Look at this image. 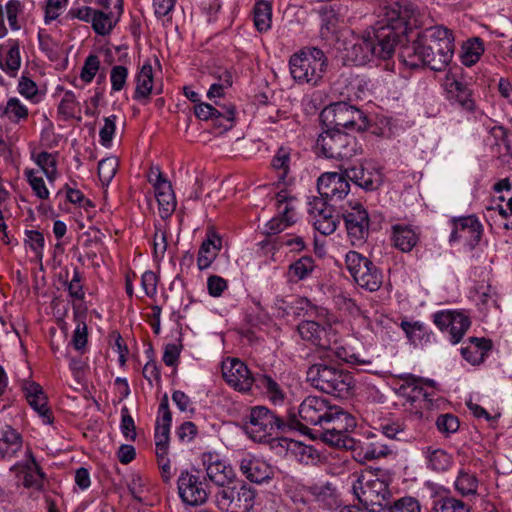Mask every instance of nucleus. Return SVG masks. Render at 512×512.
I'll list each match as a JSON object with an SVG mask.
<instances>
[{"mask_svg": "<svg viewBox=\"0 0 512 512\" xmlns=\"http://www.w3.org/2000/svg\"><path fill=\"white\" fill-rule=\"evenodd\" d=\"M380 17L371 31L348 44L345 48L347 61L364 65L375 57L388 59L407 33L419 26L414 5L406 1L384 5Z\"/></svg>", "mask_w": 512, "mask_h": 512, "instance_id": "obj_1", "label": "nucleus"}, {"mask_svg": "<svg viewBox=\"0 0 512 512\" xmlns=\"http://www.w3.org/2000/svg\"><path fill=\"white\" fill-rule=\"evenodd\" d=\"M299 418L289 419V428L302 430L308 425L320 426V439L329 445H347L350 440H343L344 432H351L356 427L355 418L319 396L306 397L298 408Z\"/></svg>", "mask_w": 512, "mask_h": 512, "instance_id": "obj_2", "label": "nucleus"}, {"mask_svg": "<svg viewBox=\"0 0 512 512\" xmlns=\"http://www.w3.org/2000/svg\"><path fill=\"white\" fill-rule=\"evenodd\" d=\"M454 36L443 26H433L417 33L416 39L400 47L399 57L409 68L427 66L442 71L452 60Z\"/></svg>", "mask_w": 512, "mask_h": 512, "instance_id": "obj_3", "label": "nucleus"}, {"mask_svg": "<svg viewBox=\"0 0 512 512\" xmlns=\"http://www.w3.org/2000/svg\"><path fill=\"white\" fill-rule=\"evenodd\" d=\"M403 383L397 388L399 396L405 398L403 404L418 419H429V412L437 409L443 399L437 394L434 381L415 377L412 374L401 375Z\"/></svg>", "mask_w": 512, "mask_h": 512, "instance_id": "obj_4", "label": "nucleus"}, {"mask_svg": "<svg viewBox=\"0 0 512 512\" xmlns=\"http://www.w3.org/2000/svg\"><path fill=\"white\" fill-rule=\"evenodd\" d=\"M298 308L305 310L311 320H304L297 326L300 337L320 349L329 347L337 331L333 327L332 315L326 308L316 306L307 298L297 300Z\"/></svg>", "mask_w": 512, "mask_h": 512, "instance_id": "obj_5", "label": "nucleus"}, {"mask_svg": "<svg viewBox=\"0 0 512 512\" xmlns=\"http://www.w3.org/2000/svg\"><path fill=\"white\" fill-rule=\"evenodd\" d=\"M306 376L313 387L335 397L346 398L353 388V377L349 373L325 363L311 365Z\"/></svg>", "mask_w": 512, "mask_h": 512, "instance_id": "obj_6", "label": "nucleus"}, {"mask_svg": "<svg viewBox=\"0 0 512 512\" xmlns=\"http://www.w3.org/2000/svg\"><path fill=\"white\" fill-rule=\"evenodd\" d=\"M352 492L369 512H382L392 497L388 483L372 473L359 475L352 484Z\"/></svg>", "mask_w": 512, "mask_h": 512, "instance_id": "obj_7", "label": "nucleus"}, {"mask_svg": "<svg viewBox=\"0 0 512 512\" xmlns=\"http://www.w3.org/2000/svg\"><path fill=\"white\" fill-rule=\"evenodd\" d=\"M289 67L296 82L317 85L326 70L327 58L322 50L307 48L291 56Z\"/></svg>", "mask_w": 512, "mask_h": 512, "instance_id": "obj_8", "label": "nucleus"}, {"mask_svg": "<svg viewBox=\"0 0 512 512\" xmlns=\"http://www.w3.org/2000/svg\"><path fill=\"white\" fill-rule=\"evenodd\" d=\"M316 153L328 159L350 160L361 153L356 138L339 129L327 128L317 138Z\"/></svg>", "mask_w": 512, "mask_h": 512, "instance_id": "obj_9", "label": "nucleus"}, {"mask_svg": "<svg viewBox=\"0 0 512 512\" xmlns=\"http://www.w3.org/2000/svg\"><path fill=\"white\" fill-rule=\"evenodd\" d=\"M321 121L327 128L363 132L370 123L366 114L345 101L331 103L320 114Z\"/></svg>", "mask_w": 512, "mask_h": 512, "instance_id": "obj_10", "label": "nucleus"}, {"mask_svg": "<svg viewBox=\"0 0 512 512\" xmlns=\"http://www.w3.org/2000/svg\"><path fill=\"white\" fill-rule=\"evenodd\" d=\"M289 428V421L285 422L274 412L264 406H256L251 409L249 421L244 429L247 435L255 442H267L278 432H284Z\"/></svg>", "mask_w": 512, "mask_h": 512, "instance_id": "obj_11", "label": "nucleus"}, {"mask_svg": "<svg viewBox=\"0 0 512 512\" xmlns=\"http://www.w3.org/2000/svg\"><path fill=\"white\" fill-rule=\"evenodd\" d=\"M345 266L361 288L370 292L380 289L383 283V274L366 256L357 251H349L345 255Z\"/></svg>", "mask_w": 512, "mask_h": 512, "instance_id": "obj_12", "label": "nucleus"}, {"mask_svg": "<svg viewBox=\"0 0 512 512\" xmlns=\"http://www.w3.org/2000/svg\"><path fill=\"white\" fill-rule=\"evenodd\" d=\"M215 504L222 512H250L255 502V491L247 484L226 486L215 494Z\"/></svg>", "mask_w": 512, "mask_h": 512, "instance_id": "obj_13", "label": "nucleus"}, {"mask_svg": "<svg viewBox=\"0 0 512 512\" xmlns=\"http://www.w3.org/2000/svg\"><path fill=\"white\" fill-rule=\"evenodd\" d=\"M177 490L185 505L200 506L208 500L209 492L198 471L182 470L177 479Z\"/></svg>", "mask_w": 512, "mask_h": 512, "instance_id": "obj_14", "label": "nucleus"}, {"mask_svg": "<svg viewBox=\"0 0 512 512\" xmlns=\"http://www.w3.org/2000/svg\"><path fill=\"white\" fill-rule=\"evenodd\" d=\"M348 238L352 245L363 244L369 236L370 217L361 203H350L343 213Z\"/></svg>", "mask_w": 512, "mask_h": 512, "instance_id": "obj_15", "label": "nucleus"}, {"mask_svg": "<svg viewBox=\"0 0 512 512\" xmlns=\"http://www.w3.org/2000/svg\"><path fill=\"white\" fill-rule=\"evenodd\" d=\"M308 213L314 228L325 236L334 233L340 222L339 215L333 207L316 196L308 202Z\"/></svg>", "mask_w": 512, "mask_h": 512, "instance_id": "obj_16", "label": "nucleus"}, {"mask_svg": "<svg viewBox=\"0 0 512 512\" xmlns=\"http://www.w3.org/2000/svg\"><path fill=\"white\" fill-rule=\"evenodd\" d=\"M149 182L152 183L154 187L160 217L162 219L169 218L175 211L177 205L171 183L158 168L150 171Z\"/></svg>", "mask_w": 512, "mask_h": 512, "instance_id": "obj_17", "label": "nucleus"}, {"mask_svg": "<svg viewBox=\"0 0 512 512\" xmlns=\"http://www.w3.org/2000/svg\"><path fill=\"white\" fill-rule=\"evenodd\" d=\"M350 432H344L342 439L345 441L350 440L347 445H334L335 447L345 448L352 450L354 458L361 463L366 461L385 457L391 453L388 445L382 442L381 439L374 438L365 442L356 441L350 435Z\"/></svg>", "mask_w": 512, "mask_h": 512, "instance_id": "obj_18", "label": "nucleus"}, {"mask_svg": "<svg viewBox=\"0 0 512 512\" xmlns=\"http://www.w3.org/2000/svg\"><path fill=\"white\" fill-rule=\"evenodd\" d=\"M435 325L442 331L449 333L452 344L459 343L470 327V320L463 312L439 311L433 316Z\"/></svg>", "mask_w": 512, "mask_h": 512, "instance_id": "obj_19", "label": "nucleus"}, {"mask_svg": "<svg viewBox=\"0 0 512 512\" xmlns=\"http://www.w3.org/2000/svg\"><path fill=\"white\" fill-rule=\"evenodd\" d=\"M317 189L320 198L326 202L339 201L347 196L350 190L349 179L346 176V169L343 173L326 172L317 181Z\"/></svg>", "mask_w": 512, "mask_h": 512, "instance_id": "obj_20", "label": "nucleus"}, {"mask_svg": "<svg viewBox=\"0 0 512 512\" xmlns=\"http://www.w3.org/2000/svg\"><path fill=\"white\" fill-rule=\"evenodd\" d=\"M483 233V226L474 215L453 219V230L450 235V242L461 241L469 248H475L480 242Z\"/></svg>", "mask_w": 512, "mask_h": 512, "instance_id": "obj_21", "label": "nucleus"}, {"mask_svg": "<svg viewBox=\"0 0 512 512\" xmlns=\"http://www.w3.org/2000/svg\"><path fill=\"white\" fill-rule=\"evenodd\" d=\"M222 372L227 384L240 392H249L256 383V376H253L247 365L237 358L224 362Z\"/></svg>", "mask_w": 512, "mask_h": 512, "instance_id": "obj_22", "label": "nucleus"}, {"mask_svg": "<svg viewBox=\"0 0 512 512\" xmlns=\"http://www.w3.org/2000/svg\"><path fill=\"white\" fill-rule=\"evenodd\" d=\"M10 470L16 476L22 477V483L25 488L42 490L46 475L36 462L30 449L26 451L25 458L15 463Z\"/></svg>", "mask_w": 512, "mask_h": 512, "instance_id": "obj_23", "label": "nucleus"}, {"mask_svg": "<svg viewBox=\"0 0 512 512\" xmlns=\"http://www.w3.org/2000/svg\"><path fill=\"white\" fill-rule=\"evenodd\" d=\"M216 105L218 107L208 103H198L194 107V114L202 121L211 120L215 126L223 130L232 128L235 118L234 106L219 105L217 102Z\"/></svg>", "mask_w": 512, "mask_h": 512, "instance_id": "obj_24", "label": "nucleus"}, {"mask_svg": "<svg viewBox=\"0 0 512 512\" xmlns=\"http://www.w3.org/2000/svg\"><path fill=\"white\" fill-rule=\"evenodd\" d=\"M346 176L349 181L364 189L365 191H375L383 183V174L381 170L372 163L360 164L346 169Z\"/></svg>", "mask_w": 512, "mask_h": 512, "instance_id": "obj_25", "label": "nucleus"}, {"mask_svg": "<svg viewBox=\"0 0 512 512\" xmlns=\"http://www.w3.org/2000/svg\"><path fill=\"white\" fill-rule=\"evenodd\" d=\"M203 465L208 479L222 488L230 484L235 478L234 469L219 455L207 453L203 455Z\"/></svg>", "mask_w": 512, "mask_h": 512, "instance_id": "obj_26", "label": "nucleus"}, {"mask_svg": "<svg viewBox=\"0 0 512 512\" xmlns=\"http://www.w3.org/2000/svg\"><path fill=\"white\" fill-rule=\"evenodd\" d=\"M239 469L247 480L258 484L273 476V469L265 460L249 453L239 460Z\"/></svg>", "mask_w": 512, "mask_h": 512, "instance_id": "obj_27", "label": "nucleus"}, {"mask_svg": "<svg viewBox=\"0 0 512 512\" xmlns=\"http://www.w3.org/2000/svg\"><path fill=\"white\" fill-rule=\"evenodd\" d=\"M22 390L29 405L37 412L42 422L44 424H52L54 418L51 410L47 406V397L42 387L34 381H24Z\"/></svg>", "mask_w": 512, "mask_h": 512, "instance_id": "obj_28", "label": "nucleus"}, {"mask_svg": "<svg viewBox=\"0 0 512 512\" xmlns=\"http://www.w3.org/2000/svg\"><path fill=\"white\" fill-rule=\"evenodd\" d=\"M390 239L394 248L408 253L419 242L420 230L409 224H394L391 226Z\"/></svg>", "mask_w": 512, "mask_h": 512, "instance_id": "obj_29", "label": "nucleus"}, {"mask_svg": "<svg viewBox=\"0 0 512 512\" xmlns=\"http://www.w3.org/2000/svg\"><path fill=\"white\" fill-rule=\"evenodd\" d=\"M303 491L309 500L318 503L325 509H331L338 505L336 489L330 482L312 483L304 486Z\"/></svg>", "mask_w": 512, "mask_h": 512, "instance_id": "obj_30", "label": "nucleus"}, {"mask_svg": "<svg viewBox=\"0 0 512 512\" xmlns=\"http://www.w3.org/2000/svg\"><path fill=\"white\" fill-rule=\"evenodd\" d=\"M22 446V435L11 425L0 421V460L16 457Z\"/></svg>", "mask_w": 512, "mask_h": 512, "instance_id": "obj_31", "label": "nucleus"}, {"mask_svg": "<svg viewBox=\"0 0 512 512\" xmlns=\"http://www.w3.org/2000/svg\"><path fill=\"white\" fill-rule=\"evenodd\" d=\"M20 67V42L18 39H7L0 45V68L7 75L15 77Z\"/></svg>", "mask_w": 512, "mask_h": 512, "instance_id": "obj_32", "label": "nucleus"}, {"mask_svg": "<svg viewBox=\"0 0 512 512\" xmlns=\"http://www.w3.org/2000/svg\"><path fill=\"white\" fill-rule=\"evenodd\" d=\"M446 91L448 99L454 104H458L466 111L475 109V102L472 98L471 90L468 85L458 79L447 77Z\"/></svg>", "mask_w": 512, "mask_h": 512, "instance_id": "obj_33", "label": "nucleus"}, {"mask_svg": "<svg viewBox=\"0 0 512 512\" xmlns=\"http://www.w3.org/2000/svg\"><path fill=\"white\" fill-rule=\"evenodd\" d=\"M222 247V240L213 231L207 233L206 239L202 242L198 251L197 266L199 270H205L211 266L217 258Z\"/></svg>", "mask_w": 512, "mask_h": 512, "instance_id": "obj_34", "label": "nucleus"}, {"mask_svg": "<svg viewBox=\"0 0 512 512\" xmlns=\"http://www.w3.org/2000/svg\"><path fill=\"white\" fill-rule=\"evenodd\" d=\"M491 348V340L471 337L469 344L461 348V355L470 364L478 365L484 361Z\"/></svg>", "mask_w": 512, "mask_h": 512, "instance_id": "obj_35", "label": "nucleus"}, {"mask_svg": "<svg viewBox=\"0 0 512 512\" xmlns=\"http://www.w3.org/2000/svg\"><path fill=\"white\" fill-rule=\"evenodd\" d=\"M426 466L434 472L447 471L453 463L452 456L442 448L426 446L422 448Z\"/></svg>", "mask_w": 512, "mask_h": 512, "instance_id": "obj_36", "label": "nucleus"}, {"mask_svg": "<svg viewBox=\"0 0 512 512\" xmlns=\"http://www.w3.org/2000/svg\"><path fill=\"white\" fill-rule=\"evenodd\" d=\"M172 424V414L169 409L168 397L164 395L159 408L158 417L155 425V442H169L170 427Z\"/></svg>", "mask_w": 512, "mask_h": 512, "instance_id": "obj_37", "label": "nucleus"}, {"mask_svg": "<svg viewBox=\"0 0 512 512\" xmlns=\"http://www.w3.org/2000/svg\"><path fill=\"white\" fill-rule=\"evenodd\" d=\"M324 350L328 352V356H334L336 359L351 365L357 366L371 363L369 359L361 358L359 354L354 353L351 349L342 345L337 334L330 341L329 347H326Z\"/></svg>", "mask_w": 512, "mask_h": 512, "instance_id": "obj_38", "label": "nucleus"}, {"mask_svg": "<svg viewBox=\"0 0 512 512\" xmlns=\"http://www.w3.org/2000/svg\"><path fill=\"white\" fill-rule=\"evenodd\" d=\"M153 88V69L150 63H145L136 75V89L134 99L147 100Z\"/></svg>", "mask_w": 512, "mask_h": 512, "instance_id": "obj_39", "label": "nucleus"}, {"mask_svg": "<svg viewBox=\"0 0 512 512\" xmlns=\"http://www.w3.org/2000/svg\"><path fill=\"white\" fill-rule=\"evenodd\" d=\"M431 512H470V507L455 497L437 494L433 497Z\"/></svg>", "mask_w": 512, "mask_h": 512, "instance_id": "obj_40", "label": "nucleus"}, {"mask_svg": "<svg viewBox=\"0 0 512 512\" xmlns=\"http://www.w3.org/2000/svg\"><path fill=\"white\" fill-rule=\"evenodd\" d=\"M316 265L311 256H302L289 265L288 275L290 281L298 282L310 277Z\"/></svg>", "mask_w": 512, "mask_h": 512, "instance_id": "obj_41", "label": "nucleus"}, {"mask_svg": "<svg viewBox=\"0 0 512 512\" xmlns=\"http://www.w3.org/2000/svg\"><path fill=\"white\" fill-rule=\"evenodd\" d=\"M1 115L5 116L13 124H20L27 121L29 110L20 99L11 97L7 100Z\"/></svg>", "mask_w": 512, "mask_h": 512, "instance_id": "obj_42", "label": "nucleus"}, {"mask_svg": "<svg viewBox=\"0 0 512 512\" xmlns=\"http://www.w3.org/2000/svg\"><path fill=\"white\" fill-rule=\"evenodd\" d=\"M255 385L259 389L265 390L268 398L275 404L282 403L285 398V393L280 385L269 375L258 374L256 375Z\"/></svg>", "mask_w": 512, "mask_h": 512, "instance_id": "obj_43", "label": "nucleus"}, {"mask_svg": "<svg viewBox=\"0 0 512 512\" xmlns=\"http://www.w3.org/2000/svg\"><path fill=\"white\" fill-rule=\"evenodd\" d=\"M400 327L405 332L406 337L413 344L428 342L430 340V333L428 327L420 321H406L400 323Z\"/></svg>", "mask_w": 512, "mask_h": 512, "instance_id": "obj_44", "label": "nucleus"}, {"mask_svg": "<svg viewBox=\"0 0 512 512\" xmlns=\"http://www.w3.org/2000/svg\"><path fill=\"white\" fill-rule=\"evenodd\" d=\"M254 25L259 32H266L271 28L272 7L268 1L256 2L254 9Z\"/></svg>", "mask_w": 512, "mask_h": 512, "instance_id": "obj_45", "label": "nucleus"}, {"mask_svg": "<svg viewBox=\"0 0 512 512\" xmlns=\"http://www.w3.org/2000/svg\"><path fill=\"white\" fill-rule=\"evenodd\" d=\"M484 53V44L481 38L473 37L463 45L462 63L465 66H472L477 63Z\"/></svg>", "mask_w": 512, "mask_h": 512, "instance_id": "obj_46", "label": "nucleus"}, {"mask_svg": "<svg viewBox=\"0 0 512 512\" xmlns=\"http://www.w3.org/2000/svg\"><path fill=\"white\" fill-rule=\"evenodd\" d=\"M117 20L111 11L96 10L91 24L95 33L104 36L111 32Z\"/></svg>", "mask_w": 512, "mask_h": 512, "instance_id": "obj_47", "label": "nucleus"}, {"mask_svg": "<svg viewBox=\"0 0 512 512\" xmlns=\"http://www.w3.org/2000/svg\"><path fill=\"white\" fill-rule=\"evenodd\" d=\"M382 512H421L420 502L412 496H404L385 506Z\"/></svg>", "mask_w": 512, "mask_h": 512, "instance_id": "obj_48", "label": "nucleus"}, {"mask_svg": "<svg viewBox=\"0 0 512 512\" xmlns=\"http://www.w3.org/2000/svg\"><path fill=\"white\" fill-rule=\"evenodd\" d=\"M438 432L445 438L456 433L460 427L458 417L452 413H443L437 416L435 421Z\"/></svg>", "mask_w": 512, "mask_h": 512, "instance_id": "obj_49", "label": "nucleus"}, {"mask_svg": "<svg viewBox=\"0 0 512 512\" xmlns=\"http://www.w3.org/2000/svg\"><path fill=\"white\" fill-rule=\"evenodd\" d=\"M291 151L289 147H280L271 161L272 167L279 171V177L282 180H285L289 173Z\"/></svg>", "mask_w": 512, "mask_h": 512, "instance_id": "obj_50", "label": "nucleus"}, {"mask_svg": "<svg viewBox=\"0 0 512 512\" xmlns=\"http://www.w3.org/2000/svg\"><path fill=\"white\" fill-rule=\"evenodd\" d=\"M17 91L33 104L41 101L42 97L37 84L25 74L18 80Z\"/></svg>", "mask_w": 512, "mask_h": 512, "instance_id": "obj_51", "label": "nucleus"}, {"mask_svg": "<svg viewBox=\"0 0 512 512\" xmlns=\"http://www.w3.org/2000/svg\"><path fill=\"white\" fill-rule=\"evenodd\" d=\"M278 215L284 220L287 226H291L297 220V213L292 199H287L282 194L277 195Z\"/></svg>", "mask_w": 512, "mask_h": 512, "instance_id": "obj_52", "label": "nucleus"}, {"mask_svg": "<svg viewBox=\"0 0 512 512\" xmlns=\"http://www.w3.org/2000/svg\"><path fill=\"white\" fill-rule=\"evenodd\" d=\"M35 163L41 168L46 177L52 181L56 174V159L55 157L46 151L40 152L37 155H32Z\"/></svg>", "mask_w": 512, "mask_h": 512, "instance_id": "obj_53", "label": "nucleus"}, {"mask_svg": "<svg viewBox=\"0 0 512 512\" xmlns=\"http://www.w3.org/2000/svg\"><path fill=\"white\" fill-rule=\"evenodd\" d=\"M478 481L473 474L460 471L455 481V489L463 496L472 495L477 492Z\"/></svg>", "mask_w": 512, "mask_h": 512, "instance_id": "obj_54", "label": "nucleus"}, {"mask_svg": "<svg viewBox=\"0 0 512 512\" xmlns=\"http://www.w3.org/2000/svg\"><path fill=\"white\" fill-rule=\"evenodd\" d=\"M118 167V161L115 157L102 159L98 163V176L103 185H108L114 178Z\"/></svg>", "mask_w": 512, "mask_h": 512, "instance_id": "obj_55", "label": "nucleus"}, {"mask_svg": "<svg viewBox=\"0 0 512 512\" xmlns=\"http://www.w3.org/2000/svg\"><path fill=\"white\" fill-rule=\"evenodd\" d=\"M26 237V245L34 252L37 259L42 260L45 245L43 234L36 230H27Z\"/></svg>", "mask_w": 512, "mask_h": 512, "instance_id": "obj_56", "label": "nucleus"}, {"mask_svg": "<svg viewBox=\"0 0 512 512\" xmlns=\"http://www.w3.org/2000/svg\"><path fill=\"white\" fill-rule=\"evenodd\" d=\"M25 176L27 177L29 185L38 198L47 199L49 197V191L41 176H37L33 169H26Z\"/></svg>", "mask_w": 512, "mask_h": 512, "instance_id": "obj_57", "label": "nucleus"}, {"mask_svg": "<svg viewBox=\"0 0 512 512\" xmlns=\"http://www.w3.org/2000/svg\"><path fill=\"white\" fill-rule=\"evenodd\" d=\"M346 82L347 92H341V94H344V96H347L350 100L363 98L366 91L368 90L367 82L362 78H349L346 80Z\"/></svg>", "mask_w": 512, "mask_h": 512, "instance_id": "obj_58", "label": "nucleus"}, {"mask_svg": "<svg viewBox=\"0 0 512 512\" xmlns=\"http://www.w3.org/2000/svg\"><path fill=\"white\" fill-rule=\"evenodd\" d=\"M79 103L73 91H66L58 106V112L65 118H73Z\"/></svg>", "mask_w": 512, "mask_h": 512, "instance_id": "obj_59", "label": "nucleus"}, {"mask_svg": "<svg viewBox=\"0 0 512 512\" xmlns=\"http://www.w3.org/2000/svg\"><path fill=\"white\" fill-rule=\"evenodd\" d=\"M100 68V60L97 55L91 54L86 59L81 69L80 77L85 83H91Z\"/></svg>", "mask_w": 512, "mask_h": 512, "instance_id": "obj_60", "label": "nucleus"}, {"mask_svg": "<svg viewBox=\"0 0 512 512\" xmlns=\"http://www.w3.org/2000/svg\"><path fill=\"white\" fill-rule=\"evenodd\" d=\"M127 77L128 69L125 66H114L110 72L111 90L115 92L121 91L126 84Z\"/></svg>", "mask_w": 512, "mask_h": 512, "instance_id": "obj_61", "label": "nucleus"}, {"mask_svg": "<svg viewBox=\"0 0 512 512\" xmlns=\"http://www.w3.org/2000/svg\"><path fill=\"white\" fill-rule=\"evenodd\" d=\"M116 120H117L116 115H110V116L104 118V125L100 129L99 137H100V143L105 147H108L111 144V141L113 139V136H114L115 130H116V124H115Z\"/></svg>", "mask_w": 512, "mask_h": 512, "instance_id": "obj_62", "label": "nucleus"}, {"mask_svg": "<svg viewBox=\"0 0 512 512\" xmlns=\"http://www.w3.org/2000/svg\"><path fill=\"white\" fill-rule=\"evenodd\" d=\"M87 341H88L87 324L85 321L79 320L74 329L71 342L73 344V347L77 351H83L86 347Z\"/></svg>", "mask_w": 512, "mask_h": 512, "instance_id": "obj_63", "label": "nucleus"}, {"mask_svg": "<svg viewBox=\"0 0 512 512\" xmlns=\"http://www.w3.org/2000/svg\"><path fill=\"white\" fill-rule=\"evenodd\" d=\"M68 5V0H47L45 8V23L56 20Z\"/></svg>", "mask_w": 512, "mask_h": 512, "instance_id": "obj_64", "label": "nucleus"}]
</instances>
